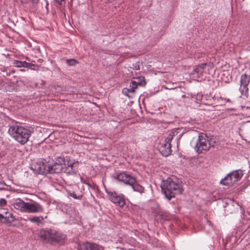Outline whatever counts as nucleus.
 <instances>
[{
    "label": "nucleus",
    "mask_w": 250,
    "mask_h": 250,
    "mask_svg": "<svg viewBox=\"0 0 250 250\" xmlns=\"http://www.w3.org/2000/svg\"><path fill=\"white\" fill-rule=\"evenodd\" d=\"M162 191L168 200L175 197L176 194H180L183 192V187L178 180H174L168 178L164 180L161 185Z\"/></svg>",
    "instance_id": "obj_1"
},
{
    "label": "nucleus",
    "mask_w": 250,
    "mask_h": 250,
    "mask_svg": "<svg viewBox=\"0 0 250 250\" xmlns=\"http://www.w3.org/2000/svg\"><path fill=\"white\" fill-rule=\"evenodd\" d=\"M8 132L18 143L24 145L29 140L32 131L22 126L13 125L10 126Z\"/></svg>",
    "instance_id": "obj_2"
},
{
    "label": "nucleus",
    "mask_w": 250,
    "mask_h": 250,
    "mask_svg": "<svg viewBox=\"0 0 250 250\" xmlns=\"http://www.w3.org/2000/svg\"><path fill=\"white\" fill-rule=\"evenodd\" d=\"M115 178L119 181L131 186L135 191L138 192L141 194L144 192V188L137 183L134 177L129 174L123 172L117 175Z\"/></svg>",
    "instance_id": "obj_3"
},
{
    "label": "nucleus",
    "mask_w": 250,
    "mask_h": 250,
    "mask_svg": "<svg viewBox=\"0 0 250 250\" xmlns=\"http://www.w3.org/2000/svg\"><path fill=\"white\" fill-rule=\"evenodd\" d=\"M211 142V138L207 136L206 134L203 133H200L194 146L195 151L198 154H201L203 151L208 150L210 147L213 146Z\"/></svg>",
    "instance_id": "obj_4"
},
{
    "label": "nucleus",
    "mask_w": 250,
    "mask_h": 250,
    "mask_svg": "<svg viewBox=\"0 0 250 250\" xmlns=\"http://www.w3.org/2000/svg\"><path fill=\"white\" fill-rule=\"evenodd\" d=\"M174 136V132H171L165 139L164 143L162 144L159 147V151L164 156L167 157L169 156L171 152V142Z\"/></svg>",
    "instance_id": "obj_5"
},
{
    "label": "nucleus",
    "mask_w": 250,
    "mask_h": 250,
    "mask_svg": "<svg viewBox=\"0 0 250 250\" xmlns=\"http://www.w3.org/2000/svg\"><path fill=\"white\" fill-rule=\"evenodd\" d=\"M109 196V199L111 202L119 206L123 207L125 204V201L123 195H118L115 191L105 190Z\"/></svg>",
    "instance_id": "obj_6"
},
{
    "label": "nucleus",
    "mask_w": 250,
    "mask_h": 250,
    "mask_svg": "<svg viewBox=\"0 0 250 250\" xmlns=\"http://www.w3.org/2000/svg\"><path fill=\"white\" fill-rule=\"evenodd\" d=\"M66 238V236L65 234L53 229L50 244L52 245H62Z\"/></svg>",
    "instance_id": "obj_7"
},
{
    "label": "nucleus",
    "mask_w": 250,
    "mask_h": 250,
    "mask_svg": "<svg viewBox=\"0 0 250 250\" xmlns=\"http://www.w3.org/2000/svg\"><path fill=\"white\" fill-rule=\"evenodd\" d=\"M53 230V229L49 228L41 229L38 234L39 240L43 243L50 244Z\"/></svg>",
    "instance_id": "obj_8"
},
{
    "label": "nucleus",
    "mask_w": 250,
    "mask_h": 250,
    "mask_svg": "<svg viewBox=\"0 0 250 250\" xmlns=\"http://www.w3.org/2000/svg\"><path fill=\"white\" fill-rule=\"evenodd\" d=\"M79 164L78 161L74 162H68L67 166L63 167V172L69 175L75 174L78 171Z\"/></svg>",
    "instance_id": "obj_9"
},
{
    "label": "nucleus",
    "mask_w": 250,
    "mask_h": 250,
    "mask_svg": "<svg viewBox=\"0 0 250 250\" xmlns=\"http://www.w3.org/2000/svg\"><path fill=\"white\" fill-rule=\"evenodd\" d=\"M26 208L25 212L28 213H37L42 212L43 210V207L37 203H31L29 202L26 203Z\"/></svg>",
    "instance_id": "obj_10"
},
{
    "label": "nucleus",
    "mask_w": 250,
    "mask_h": 250,
    "mask_svg": "<svg viewBox=\"0 0 250 250\" xmlns=\"http://www.w3.org/2000/svg\"><path fill=\"white\" fill-rule=\"evenodd\" d=\"M206 66V63H202L195 66L191 74L193 75L194 77L199 78L204 74V70Z\"/></svg>",
    "instance_id": "obj_11"
},
{
    "label": "nucleus",
    "mask_w": 250,
    "mask_h": 250,
    "mask_svg": "<svg viewBox=\"0 0 250 250\" xmlns=\"http://www.w3.org/2000/svg\"><path fill=\"white\" fill-rule=\"evenodd\" d=\"M45 168L50 173H59L63 171V166H61L60 165L54 163L52 165L50 164L45 165Z\"/></svg>",
    "instance_id": "obj_12"
},
{
    "label": "nucleus",
    "mask_w": 250,
    "mask_h": 250,
    "mask_svg": "<svg viewBox=\"0 0 250 250\" xmlns=\"http://www.w3.org/2000/svg\"><path fill=\"white\" fill-rule=\"evenodd\" d=\"M80 249L82 250H102L103 248L96 243L85 242L80 246Z\"/></svg>",
    "instance_id": "obj_13"
},
{
    "label": "nucleus",
    "mask_w": 250,
    "mask_h": 250,
    "mask_svg": "<svg viewBox=\"0 0 250 250\" xmlns=\"http://www.w3.org/2000/svg\"><path fill=\"white\" fill-rule=\"evenodd\" d=\"M137 88V87L133 85L131 82L130 83L129 87L123 88L122 90V92L125 95L127 96L129 98H132L134 96L135 89Z\"/></svg>",
    "instance_id": "obj_14"
},
{
    "label": "nucleus",
    "mask_w": 250,
    "mask_h": 250,
    "mask_svg": "<svg viewBox=\"0 0 250 250\" xmlns=\"http://www.w3.org/2000/svg\"><path fill=\"white\" fill-rule=\"evenodd\" d=\"M26 203L27 202H24L22 200L18 198L14 201L13 206L15 208L19 209L22 212H25Z\"/></svg>",
    "instance_id": "obj_15"
},
{
    "label": "nucleus",
    "mask_w": 250,
    "mask_h": 250,
    "mask_svg": "<svg viewBox=\"0 0 250 250\" xmlns=\"http://www.w3.org/2000/svg\"><path fill=\"white\" fill-rule=\"evenodd\" d=\"M1 210H3V212H4L5 214L4 223H11L16 220L15 217L13 214L9 212L7 209L1 208Z\"/></svg>",
    "instance_id": "obj_16"
},
{
    "label": "nucleus",
    "mask_w": 250,
    "mask_h": 250,
    "mask_svg": "<svg viewBox=\"0 0 250 250\" xmlns=\"http://www.w3.org/2000/svg\"><path fill=\"white\" fill-rule=\"evenodd\" d=\"M229 174L231 178V181H233L234 183L240 180L243 175V171L240 169L232 171Z\"/></svg>",
    "instance_id": "obj_17"
},
{
    "label": "nucleus",
    "mask_w": 250,
    "mask_h": 250,
    "mask_svg": "<svg viewBox=\"0 0 250 250\" xmlns=\"http://www.w3.org/2000/svg\"><path fill=\"white\" fill-rule=\"evenodd\" d=\"M131 83L133 85L138 87L139 85L145 86L146 84L145 78L144 77H139L134 79V80L131 81Z\"/></svg>",
    "instance_id": "obj_18"
},
{
    "label": "nucleus",
    "mask_w": 250,
    "mask_h": 250,
    "mask_svg": "<svg viewBox=\"0 0 250 250\" xmlns=\"http://www.w3.org/2000/svg\"><path fill=\"white\" fill-rule=\"evenodd\" d=\"M220 184L227 186H231L233 184V181H231V178L229 175V173L223 179L220 181Z\"/></svg>",
    "instance_id": "obj_19"
},
{
    "label": "nucleus",
    "mask_w": 250,
    "mask_h": 250,
    "mask_svg": "<svg viewBox=\"0 0 250 250\" xmlns=\"http://www.w3.org/2000/svg\"><path fill=\"white\" fill-rule=\"evenodd\" d=\"M250 82V75L246 74H243L241 77V85H248Z\"/></svg>",
    "instance_id": "obj_20"
},
{
    "label": "nucleus",
    "mask_w": 250,
    "mask_h": 250,
    "mask_svg": "<svg viewBox=\"0 0 250 250\" xmlns=\"http://www.w3.org/2000/svg\"><path fill=\"white\" fill-rule=\"evenodd\" d=\"M29 221L32 223L40 224L42 223L44 218L42 216H34L32 218H28Z\"/></svg>",
    "instance_id": "obj_21"
},
{
    "label": "nucleus",
    "mask_w": 250,
    "mask_h": 250,
    "mask_svg": "<svg viewBox=\"0 0 250 250\" xmlns=\"http://www.w3.org/2000/svg\"><path fill=\"white\" fill-rule=\"evenodd\" d=\"M240 88L241 91V94L242 95H245L246 97V98H248L249 88L248 87V85H241Z\"/></svg>",
    "instance_id": "obj_22"
},
{
    "label": "nucleus",
    "mask_w": 250,
    "mask_h": 250,
    "mask_svg": "<svg viewBox=\"0 0 250 250\" xmlns=\"http://www.w3.org/2000/svg\"><path fill=\"white\" fill-rule=\"evenodd\" d=\"M13 64L15 66L17 67H24V64H25V61L14 60Z\"/></svg>",
    "instance_id": "obj_23"
},
{
    "label": "nucleus",
    "mask_w": 250,
    "mask_h": 250,
    "mask_svg": "<svg viewBox=\"0 0 250 250\" xmlns=\"http://www.w3.org/2000/svg\"><path fill=\"white\" fill-rule=\"evenodd\" d=\"M67 194L69 196L73 197L75 199L81 200L83 196L82 195H77L74 191L71 192L70 191H67Z\"/></svg>",
    "instance_id": "obj_24"
},
{
    "label": "nucleus",
    "mask_w": 250,
    "mask_h": 250,
    "mask_svg": "<svg viewBox=\"0 0 250 250\" xmlns=\"http://www.w3.org/2000/svg\"><path fill=\"white\" fill-rule=\"evenodd\" d=\"M55 163L58 164V165H60L61 166L64 167L66 166L65 160L63 157H57V159Z\"/></svg>",
    "instance_id": "obj_25"
},
{
    "label": "nucleus",
    "mask_w": 250,
    "mask_h": 250,
    "mask_svg": "<svg viewBox=\"0 0 250 250\" xmlns=\"http://www.w3.org/2000/svg\"><path fill=\"white\" fill-rule=\"evenodd\" d=\"M188 97L189 96L192 98V99H195L196 100H199L202 98V95L200 94H193L191 93H188Z\"/></svg>",
    "instance_id": "obj_26"
},
{
    "label": "nucleus",
    "mask_w": 250,
    "mask_h": 250,
    "mask_svg": "<svg viewBox=\"0 0 250 250\" xmlns=\"http://www.w3.org/2000/svg\"><path fill=\"white\" fill-rule=\"evenodd\" d=\"M78 62L76 60L73 59H68L66 60V63L68 65L70 66L74 65L76 63H77Z\"/></svg>",
    "instance_id": "obj_27"
},
{
    "label": "nucleus",
    "mask_w": 250,
    "mask_h": 250,
    "mask_svg": "<svg viewBox=\"0 0 250 250\" xmlns=\"http://www.w3.org/2000/svg\"><path fill=\"white\" fill-rule=\"evenodd\" d=\"M7 204V201L5 199H0V206L1 207H4Z\"/></svg>",
    "instance_id": "obj_28"
},
{
    "label": "nucleus",
    "mask_w": 250,
    "mask_h": 250,
    "mask_svg": "<svg viewBox=\"0 0 250 250\" xmlns=\"http://www.w3.org/2000/svg\"><path fill=\"white\" fill-rule=\"evenodd\" d=\"M133 68L135 70H139L140 69V66H139V62H137L135 63V64H133Z\"/></svg>",
    "instance_id": "obj_29"
},
{
    "label": "nucleus",
    "mask_w": 250,
    "mask_h": 250,
    "mask_svg": "<svg viewBox=\"0 0 250 250\" xmlns=\"http://www.w3.org/2000/svg\"><path fill=\"white\" fill-rule=\"evenodd\" d=\"M32 66H34V64L32 63H29L25 62V64H24V67L29 68Z\"/></svg>",
    "instance_id": "obj_30"
},
{
    "label": "nucleus",
    "mask_w": 250,
    "mask_h": 250,
    "mask_svg": "<svg viewBox=\"0 0 250 250\" xmlns=\"http://www.w3.org/2000/svg\"><path fill=\"white\" fill-rule=\"evenodd\" d=\"M5 185H4L2 182H0V190H4L5 189Z\"/></svg>",
    "instance_id": "obj_31"
},
{
    "label": "nucleus",
    "mask_w": 250,
    "mask_h": 250,
    "mask_svg": "<svg viewBox=\"0 0 250 250\" xmlns=\"http://www.w3.org/2000/svg\"><path fill=\"white\" fill-rule=\"evenodd\" d=\"M4 215L2 214V213H0V222L3 223L4 221H3V220H4Z\"/></svg>",
    "instance_id": "obj_32"
},
{
    "label": "nucleus",
    "mask_w": 250,
    "mask_h": 250,
    "mask_svg": "<svg viewBox=\"0 0 250 250\" xmlns=\"http://www.w3.org/2000/svg\"><path fill=\"white\" fill-rule=\"evenodd\" d=\"M64 0H55L56 2L57 3H58L59 5H62V2L64 1Z\"/></svg>",
    "instance_id": "obj_33"
},
{
    "label": "nucleus",
    "mask_w": 250,
    "mask_h": 250,
    "mask_svg": "<svg viewBox=\"0 0 250 250\" xmlns=\"http://www.w3.org/2000/svg\"><path fill=\"white\" fill-rule=\"evenodd\" d=\"M224 100L226 101L227 102H229V103L231 102V101L229 99H224Z\"/></svg>",
    "instance_id": "obj_34"
},
{
    "label": "nucleus",
    "mask_w": 250,
    "mask_h": 250,
    "mask_svg": "<svg viewBox=\"0 0 250 250\" xmlns=\"http://www.w3.org/2000/svg\"><path fill=\"white\" fill-rule=\"evenodd\" d=\"M32 0L34 3H37L39 1V0Z\"/></svg>",
    "instance_id": "obj_35"
},
{
    "label": "nucleus",
    "mask_w": 250,
    "mask_h": 250,
    "mask_svg": "<svg viewBox=\"0 0 250 250\" xmlns=\"http://www.w3.org/2000/svg\"><path fill=\"white\" fill-rule=\"evenodd\" d=\"M28 217H27V218H24V220H25V221H29L28 219Z\"/></svg>",
    "instance_id": "obj_36"
},
{
    "label": "nucleus",
    "mask_w": 250,
    "mask_h": 250,
    "mask_svg": "<svg viewBox=\"0 0 250 250\" xmlns=\"http://www.w3.org/2000/svg\"><path fill=\"white\" fill-rule=\"evenodd\" d=\"M44 83H45V82H44V81H42V84H44Z\"/></svg>",
    "instance_id": "obj_37"
},
{
    "label": "nucleus",
    "mask_w": 250,
    "mask_h": 250,
    "mask_svg": "<svg viewBox=\"0 0 250 250\" xmlns=\"http://www.w3.org/2000/svg\"><path fill=\"white\" fill-rule=\"evenodd\" d=\"M21 71H24V69H21Z\"/></svg>",
    "instance_id": "obj_38"
}]
</instances>
